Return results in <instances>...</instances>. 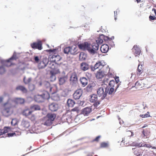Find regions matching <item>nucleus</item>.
I'll list each match as a JSON object with an SVG mask.
<instances>
[{"label":"nucleus","mask_w":156,"mask_h":156,"mask_svg":"<svg viewBox=\"0 0 156 156\" xmlns=\"http://www.w3.org/2000/svg\"><path fill=\"white\" fill-rule=\"evenodd\" d=\"M129 135H130V134H131V136H133V133L130 131H127Z\"/></svg>","instance_id":"nucleus-60"},{"label":"nucleus","mask_w":156,"mask_h":156,"mask_svg":"<svg viewBox=\"0 0 156 156\" xmlns=\"http://www.w3.org/2000/svg\"><path fill=\"white\" fill-rule=\"evenodd\" d=\"M106 65L104 61L101 60L98 61L94 65L93 68H92V70L94 71L95 69L102 68L105 66Z\"/></svg>","instance_id":"nucleus-9"},{"label":"nucleus","mask_w":156,"mask_h":156,"mask_svg":"<svg viewBox=\"0 0 156 156\" xmlns=\"http://www.w3.org/2000/svg\"><path fill=\"white\" fill-rule=\"evenodd\" d=\"M48 62V59L46 58H44L42 61L38 63V67L39 69H42L44 68L47 66Z\"/></svg>","instance_id":"nucleus-10"},{"label":"nucleus","mask_w":156,"mask_h":156,"mask_svg":"<svg viewBox=\"0 0 156 156\" xmlns=\"http://www.w3.org/2000/svg\"><path fill=\"white\" fill-rule=\"evenodd\" d=\"M29 88L30 90L32 91L34 88V86L33 85H30L29 86Z\"/></svg>","instance_id":"nucleus-48"},{"label":"nucleus","mask_w":156,"mask_h":156,"mask_svg":"<svg viewBox=\"0 0 156 156\" xmlns=\"http://www.w3.org/2000/svg\"><path fill=\"white\" fill-rule=\"evenodd\" d=\"M80 67L81 70L85 71L89 69V66L87 63L83 62L80 64Z\"/></svg>","instance_id":"nucleus-20"},{"label":"nucleus","mask_w":156,"mask_h":156,"mask_svg":"<svg viewBox=\"0 0 156 156\" xmlns=\"http://www.w3.org/2000/svg\"><path fill=\"white\" fill-rule=\"evenodd\" d=\"M142 65H138L137 72L138 74H140L142 73L143 72L142 69Z\"/></svg>","instance_id":"nucleus-37"},{"label":"nucleus","mask_w":156,"mask_h":156,"mask_svg":"<svg viewBox=\"0 0 156 156\" xmlns=\"http://www.w3.org/2000/svg\"><path fill=\"white\" fill-rule=\"evenodd\" d=\"M101 37H102V38L104 39V40L105 41H109V38L107 36H104V35L102 34L101 36Z\"/></svg>","instance_id":"nucleus-41"},{"label":"nucleus","mask_w":156,"mask_h":156,"mask_svg":"<svg viewBox=\"0 0 156 156\" xmlns=\"http://www.w3.org/2000/svg\"><path fill=\"white\" fill-rule=\"evenodd\" d=\"M32 111L29 109H26L24 110L22 112V114L23 115L26 117L30 116L31 115Z\"/></svg>","instance_id":"nucleus-24"},{"label":"nucleus","mask_w":156,"mask_h":156,"mask_svg":"<svg viewBox=\"0 0 156 156\" xmlns=\"http://www.w3.org/2000/svg\"><path fill=\"white\" fill-rule=\"evenodd\" d=\"M67 103L68 107H73L75 104V102L73 100L69 99L67 100Z\"/></svg>","instance_id":"nucleus-27"},{"label":"nucleus","mask_w":156,"mask_h":156,"mask_svg":"<svg viewBox=\"0 0 156 156\" xmlns=\"http://www.w3.org/2000/svg\"><path fill=\"white\" fill-rule=\"evenodd\" d=\"M107 86L106 87V91L108 92V94L111 95L114 92L115 89V87H111V86Z\"/></svg>","instance_id":"nucleus-23"},{"label":"nucleus","mask_w":156,"mask_h":156,"mask_svg":"<svg viewBox=\"0 0 156 156\" xmlns=\"http://www.w3.org/2000/svg\"><path fill=\"white\" fill-rule=\"evenodd\" d=\"M17 58L16 57V54L14 53L12 56L8 60H5L2 59L0 58V62L3 66H11L12 64L11 61V60L16 59Z\"/></svg>","instance_id":"nucleus-4"},{"label":"nucleus","mask_w":156,"mask_h":156,"mask_svg":"<svg viewBox=\"0 0 156 156\" xmlns=\"http://www.w3.org/2000/svg\"><path fill=\"white\" fill-rule=\"evenodd\" d=\"M145 115V117H147L149 116H150V115H148L147 113H146L145 114H144Z\"/></svg>","instance_id":"nucleus-64"},{"label":"nucleus","mask_w":156,"mask_h":156,"mask_svg":"<svg viewBox=\"0 0 156 156\" xmlns=\"http://www.w3.org/2000/svg\"><path fill=\"white\" fill-rule=\"evenodd\" d=\"M102 37H98L96 40V43H94L92 44L87 43L84 42L78 45L80 48L83 50H87L90 54L94 55L96 53L99 48V44H101L103 42Z\"/></svg>","instance_id":"nucleus-1"},{"label":"nucleus","mask_w":156,"mask_h":156,"mask_svg":"<svg viewBox=\"0 0 156 156\" xmlns=\"http://www.w3.org/2000/svg\"><path fill=\"white\" fill-rule=\"evenodd\" d=\"M15 134V133H8L7 134V135H8V136L9 137L13 136Z\"/></svg>","instance_id":"nucleus-53"},{"label":"nucleus","mask_w":156,"mask_h":156,"mask_svg":"<svg viewBox=\"0 0 156 156\" xmlns=\"http://www.w3.org/2000/svg\"><path fill=\"white\" fill-rule=\"evenodd\" d=\"M24 101V99L20 98H16L14 101L9 100L3 105L4 108L2 111L3 115L6 117L10 115L13 112L12 108L15 106L14 104L16 103L22 104Z\"/></svg>","instance_id":"nucleus-2"},{"label":"nucleus","mask_w":156,"mask_h":156,"mask_svg":"<svg viewBox=\"0 0 156 156\" xmlns=\"http://www.w3.org/2000/svg\"><path fill=\"white\" fill-rule=\"evenodd\" d=\"M70 83L72 85L76 84L77 82V75L75 73H72L70 79Z\"/></svg>","instance_id":"nucleus-12"},{"label":"nucleus","mask_w":156,"mask_h":156,"mask_svg":"<svg viewBox=\"0 0 156 156\" xmlns=\"http://www.w3.org/2000/svg\"><path fill=\"white\" fill-rule=\"evenodd\" d=\"M70 53L73 55L75 54L77 50L76 47L73 46L72 47H70Z\"/></svg>","instance_id":"nucleus-34"},{"label":"nucleus","mask_w":156,"mask_h":156,"mask_svg":"<svg viewBox=\"0 0 156 156\" xmlns=\"http://www.w3.org/2000/svg\"><path fill=\"white\" fill-rule=\"evenodd\" d=\"M119 82V77L115 79V80H110L109 83V85L111 87H115V91L117 90L119 87L120 84L118 83Z\"/></svg>","instance_id":"nucleus-8"},{"label":"nucleus","mask_w":156,"mask_h":156,"mask_svg":"<svg viewBox=\"0 0 156 156\" xmlns=\"http://www.w3.org/2000/svg\"><path fill=\"white\" fill-rule=\"evenodd\" d=\"M133 51L135 56H137L140 55L141 52L140 48L136 45H135L133 48Z\"/></svg>","instance_id":"nucleus-18"},{"label":"nucleus","mask_w":156,"mask_h":156,"mask_svg":"<svg viewBox=\"0 0 156 156\" xmlns=\"http://www.w3.org/2000/svg\"><path fill=\"white\" fill-rule=\"evenodd\" d=\"M142 136L143 137L147 138V135L145 134L144 130L142 131Z\"/></svg>","instance_id":"nucleus-50"},{"label":"nucleus","mask_w":156,"mask_h":156,"mask_svg":"<svg viewBox=\"0 0 156 156\" xmlns=\"http://www.w3.org/2000/svg\"><path fill=\"white\" fill-rule=\"evenodd\" d=\"M42 85L47 88H49L50 91H51L52 88L50 87V84L48 82L46 81H44L43 82Z\"/></svg>","instance_id":"nucleus-33"},{"label":"nucleus","mask_w":156,"mask_h":156,"mask_svg":"<svg viewBox=\"0 0 156 156\" xmlns=\"http://www.w3.org/2000/svg\"><path fill=\"white\" fill-rule=\"evenodd\" d=\"M86 57V55L84 52H81L80 53L79 58L80 60L83 61L85 60Z\"/></svg>","instance_id":"nucleus-30"},{"label":"nucleus","mask_w":156,"mask_h":156,"mask_svg":"<svg viewBox=\"0 0 156 156\" xmlns=\"http://www.w3.org/2000/svg\"><path fill=\"white\" fill-rule=\"evenodd\" d=\"M49 98V94L47 91H45L42 94L35 95L34 97L35 101L38 103L42 102Z\"/></svg>","instance_id":"nucleus-3"},{"label":"nucleus","mask_w":156,"mask_h":156,"mask_svg":"<svg viewBox=\"0 0 156 156\" xmlns=\"http://www.w3.org/2000/svg\"><path fill=\"white\" fill-rule=\"evenodd\" d=\"M144 81L145 80H141L136 82L135 84V87L138 90L141 89L143 87H144Z\"/></svg>","instance_id":"nucleus-13"},{"label":"nucleus","mask_w":156,"mask_h":156,"mask_svg":"<svg viewBox=\"0 0 156 156\" xmlns=\"http://www.w3.org/2000/svg\"><path fill=\"white\" fill-rule=\"evenodd\" d=\"M49 107L51 111L55 112L57 110L58 107L57 104L55 103H52L49 105Z\"/></svg>","instance_id":"nucleus-19"},{"label":"nucleus","mask_w":156,"mask_h":156,"mask_svg":"<svg viewBox=\"0 0 156 156\" xmlns=\"http://www.w3.org/2000/svg\"><path fill=\"white\" fill-rule=\"evenodd\" d=\"M100 104V101H99L97 100V101H95L94 104V106L97 108L98 105Z\"/></svg>","instance_id":"nucleus-46"},{"label":"nucleus","mask_w":156,"mask_h":156,"mask_svg":"<svg viewBox=\"0 0 156 156\" xmlns=\"http://www.w3.org/2000/svg\"><path fill=\"white\" fill-rule=\"evenodd\" d=\"M133 153L136 155L138 156L140 154V152H139V149L137 148H133Z\"/></svg>","instance_id":"nucleus-35"},{"label":"nucleus","mask_w":156,"mask_h":156,"mask_svg":"<svg viewBox=\"0 0 156 156\" xmlns=\"http://www.w3.org/2000/svg\"><path fill=\"white\" fill-rule=\"evenodd\" d=\"M108 42L109 45L111 46L112 47H114L115 46V44H114V42L112 41H111V40H110Z\"/></svg>","instance_id":"nucleus-45"},{"label":"nucleus","mask_w":156,"mask_h":156,"mask_svg":"<svg viewBox=\"0 0 156 156\" xmlns=\"http://www.w3.org/2000/svg\"><path fill=\"white\" fill-rule=\"evenodd\" d=\"M56 117L55 114L54 113H48L47 115V118L48 119L44 123V125L46 126H49L53 121Z\"/></svg>","instance_id":"nucleus-6"},{"label":"nucleus","mask_w":156,"mask_h":156,"mask_svg":"<svg viewBox=\"0 0 156 156\" xmlns=\"http://www.w3.org/2000/svg\"><path fill=\"white\" fill-rule=\"evenodd\" d=\"M16 89L17 90H20L24 93H26L27 91L26 89L24 87L22 86H18L16 87Z\"/></svg>","instance_id":"nucleus-31"},{"label":"nucleus","mask_w":156,"mask_h":156,"mask_svg":"<svg viewBox=\"0 0 156 156\" xmlns=\"http://www.w3.org/2000/svg\"><path fill=\"white\" fill-rule=\"evenodd\" d=\"M31 46L33 48L37 49L39 50L42 49L41 41L38 40L37 42H34L31 44Z\"/></svg>","instance_id":"nucleus-11"},{"label":"nucleus","mask_w":156,"mask_h":156,"mask_svg":"<svg viewBox=\"0 0 156 156\" xmlns=\"http://www.w3.org/2000/svg\"><path fill=\"white\" fill-rule=\"evenodd\" d=\"M31 115V118H30V117H28L31 120H34L35 119V116L34 115Z\"/></svg>","instance_id":"nucleus-54"},{"label":"nucleus","mask_w":156,"mask_h":156,"mask_svg":"<svg viewBox=\"0 0 156 156\" xmlns=\"http://www.w3.org/2000/svg\"><path fill=\"white\" fill-rule=\"evenodd\" d=\"M82 91L81 89L76 90L73 94V97L75 99H78L80 98L82 94Z\"/></svg>","instance_id":"nucleus-15"},{"label":"nucleus","mask_w":156,"mask_h":156,"mask_svg":"<svg viewBox=\"0 0 156 156\" xmlns=\"http://www.w3.org/2000/svg\"><path fill=\"white\" fill-rule=\"evenodd\" d=\"M91 111V108L90 107H88L84 108L82 110V113L85 116H87Z\"/></svg>","instance_id":"nucleus-17"},{"label":"nucleus","mask_w":156,"mask_h":156,"mask_svg":"<svg viewBox=\"0 0 156 156\" xmlns=\"http://www.w3.org/2000/svg\"><path fill=\"white\" fill-rule=\"evenodd\" d=\"M61 58L60 56L56 53L54 54L50 58V60L53 61L56 63L58 64V62L61 60Z\"/></svg>","instance_id":"nucleus-14"},{"label":"nucleus","mask_w":156,"mask_h":156,"mask_svg":"<svg viewBox=\"0 0 156 156\" xmlns=\"http://www.w3.org/2000/svg\"><path fill=\"white\" fill-rule=\"evenodd\" d=\"M16 120L15 119H13L11 121V124L12 125L15 126L16 124Z\"/></svg>","instance_id":"nucleus-52"},{"label":"nucleus","mask_w":156,"mask_h":156,"mask_svg":"<svg viewBox=\"0 0 156 156\" xmlns=\"http://www.w3.org/2000/svg\"><path fill=\"white\" fill-rule=\"evenodd\" d=\"M70 47H67L64 49V52L65 53L68 54L69 53H70Z\"/></svg>","instance_id":"nucleus-38"},{"label":"nucleus","mask_w":156,"mask_h":156,"mask_svg":"<svg viewBox=\"0 0 156 156\" xmlns=\"http://www.w3.org/2000/svg\"><path fill=\"white\" fill-rule=\"evenodd\" d=\"M108 92L106 90V87H101L98 89L97 90V93L99 97L102 96L101 99L103 100L106 97Z\"/></svg>","instance_id":"nucleus-5"},{"label":"nucleus","mask_w":156,"mask_h":156,"mask_svg":"<svg viewBox=\"0 0 156 156\" xmlns=\"http://www.w3.org/2000/svg\"><path fill=\"white\" fill-rule=\"evenodd\" d=\"M72 112H75L77 113H78L80 111V108L78 107H76L71 110Z\"/></svg>","instance_id":"nucleus-43"},{"label":"nucleus","mask_w":156,"mask_h":156,"mask_svg":"<svg viewBox=\"0 0 156 156\" xmlns=\"http://www.w3.org/2000/svg\"><path fill=\"white\" fill-rule=\"evenodd\" d=\"M108 67V66H107L106 70L103 71L99 70V71L97 72L96 75V78L98 79H101L106 75L108 72L109 73L110 69Z\"/></svg>","instance_id":"nucleus-7"},{"label":"nucleus","mask_w":156,"mask_h":156,"mask_svg":"<svg viewBox=\"0 0 156 156\" xmlns=\"http://www.w3.org/2000/svg\"><path fill=\"white\" fill-rule=\"evenodd\" d=\"M86 75L87 76V78L88 79V80H89L90 77H91V74L87 73L86 74Z\"/></svg>","instance_id":"nucleus-57"},{"label":"nucleus","mask_w":156,"mask_h":156,"mask_svg":"<svg viewBox=\"0 0 156 156\" xmlns=\"http://www.w3.org/2000/svg\"><path fill=\"white\" fill-rule=\"evenodd\" d=\"M109 49L108 46L107 44H103L101 46L100 48L101 52L104 53H105L107 52Z\"/></svg>","instance_id":"nucleus-22"},{"label":"nucleus","mask_w":156,"mask_h":156,"mask_svg":"<svg viewBox=\"0 0 156 156\" xmlns=\"http://www.w3.org/2000/svg\"><path fill=\"white\" fill-rule=\"evenodd\" d=\"M53 73H54L55 74H56L60 73V72L58 69H56L53 71H51Z\"/></svg>","instance_id":"nucleus-49"},{"label":"nucleus","mask_w":156,"mask_h":156,"mask_svg":"<svg viewBox=\"0 0 156 156\" xmlns=\"http://www.w3.org/2000/svg\"><path fill=\"white\" fill-rule=\"evenodd\" d=\"M5 70L3 66H0V74H2L5 73Z\"/></svg>","instance_id":"nucleus-42"},{"label":"nucleus","mask_w":156,"mask_h":156,"mask_svg":"<svg viewBox=\"0 0 156 156\" xmlns=\"http://www.w3.org/2000/svg\"><path fill=\"white\" fill-rule=\"evenodd\" d=\"M21 125L25 128H28L30 126L29 122L23 119L21 122Z\"/></svg>","instance_id":"nucleus-28"},{"label":"nucleus","mask_w":156,"mask_h":156,"mask_svg":"<svg viewBox=\"0 0 156 156\" xmlns=\"http://www.w3.org/2000/svg\"><path fill=\"white\" fill-rule=\"evenodd\" d=\"M108 80V78H106L105 77V80H103V82L104 83H105V84L106 85L107 83H108V82L107 81Z\"/></svg>","instance_id":"nucleus-56"},{"label":"nucleus","mask_w":156,"mask_h":156,"mask_svg":"<svg viewBox=\"0 0 156 156\" xmlns=\"http://www.w3.org/2000/svg\"><path fill=\"white\" fill-rule=\"evenodd\" d=\"M134 74L133 73H132L129 76H130V78L132 79V76L133 75H134Z\"/></svg>","instance_id":"nucleus-63"},{"label":"nucleus","mask_w":156,"mask_h":156,"mask_svg":"<svg viewBox=\"0 0 156 156\" xmlns=\"http://www.w3.org/2000/svg\"><path fill=\"white\" fill-rule=\"evenodd\" d=\"M50 79L51 81H54L56 79V77L55 74L54 73H53L52 71H51L50 72Z\"/></svg>","instance_id":"nucleus-32"},{"label":"nucleus","mask_w":156,"mask_h":156,"mask_svg":"<svg viewBox=\"0 0 156 156\" xmlns=\"http://www.w3.org/2000/svg\"><path fill=\"white\" fill-rule=\"evenodd\" d=\"M108 144L107 143L103 142L101 144V147H108Z\"/></svg>","instance_id":"nucleus-44"},{"label":"nucleus","mask_w":156,"mask_h":156,"mask_svg":"<svg viewBox=\"0 0 156 156\" xmlns=\"http://www.w3.org/2000/svg\"><path fill=\"white\" fill-rule=\"evenodd\" d=\"M4 99L3 97H0V103L2 102Z\"/></svg>","instance_id":"nucleus-62"},{"label":"nucleus","mask_w":156,"mask_h":156,"mask_svg":"<svg viewBox=\"0 0 156 156\" xmlns=\"http://www.w3.org/2000/svg\"><path fill=\"white\" fill-rule=\"evenodd\" d=\"M88 80V79L85 77H82L80 79V82L83 86H85L87 84Z\"/></svg>","instance_id":"nucleus-26"},{"label":"nucleus","mask_w":156,"mask_h":156,"mask_svg":"<svg viewBox=\"0 0 156 156\" xmlns=\"http://www.w3.org/2000/svg\"><path fill=\"white\" fill-rule=\"evenodd\" d=\"M59 83L60 85L64 84L68 80V76L67 75L59 76Z\"/></svg>","instance_id":"nucleus-16"},{"label":"nucleus","mask_w":156,"mask_h":156,"mask_svg":"<svg viewBox=\"0 0 156 156\" xmlns=\"http://www.w3.org/2000/svg\"><path fill=\"white\" fill-rule=\"evenodd\" d=\"M133 145H134L136 147H151V146L149 144H146L144 143H137L135 144V143H133Z\"/></svg>","instance_id":"nucleus-21"},{"label":"nucleus","mask_w":156,"mask_h":156,"mask_svg":"<svg viewBox=\"0 0 156 156\" xmlns=\"http://www.w3.org/2000/svg\"><path fill=\"white\" fill-rule=\"evenodd\" d=\"M66 121L67 122H71V117L70 116H69V117L68 118H66Z\"/></svg>","instance_id":"nucleus-55"},{"label":"nucleus","mask_w":156,"mask_h":156,"mask_svg":"<svg viewBox=\"0 0 156 156\" xmlns=\"http://www.w3.org/2000/svg\"><path fill=\"white\" fill-rule=\"evenodd\" d=\"M56 63L54 62L53 61L50 60L49 61L47 64V66L48 67L52 69H54L55 68V66L56 65Z\"/></svg>","instance_id":"nucleus-25"},{"label":"nucleus","mask_w":156,"mask_h":156,"mask_svg":"<svg viewBox=\"0 0 156 156\" xmlns=\"http://www.w3.org/2000/svg\"><path fill=\"white\" fill-rule=\"evenodd\" d=\"M31 108L32 110H38L40 109V106L38 105H34L31 107Z\"/></svg>","instance_id":"nucleus-36"},{"label":"nucleus","mask_w":156,"mask_h":156,"mask_svg":"<svg viewBox=\"0 0 156 156\" xmlns=\"http://www.w3.org/2000/svg\"><path fill=\"white\" fill-rule=\"evenodd\" d=\"M98 100V96L97 95L94 94L91 96V98L90 99V101L91 102H94L95 101H97Z\"/></svg>","instance_id":"nucleus-29"},{"label":"nucleus","mask_w":156,"mask_h":156,"mask_svg":"<svg viewBox=\"0 0 156 156\" xmlns=\"http://www.w3.org/2000/svg\"><path fill=\"white\" fill-rule=\"evenodd\" d=\"M31 77L29 78L27 80L26 79V77H24L23 78V82L26 84L29 83L31 81Z\"/></svg>","instance_id":"nucleus-39"},{"label":"nucleus","mask_w":156,"mask_h":156,"mask_svg":"<svg viewBox=\"0 0 156 156\" xmlns=\"http://www.w3.org/2000/svg\"><path fill=\"white\" fill-rule=\"evenodd\" d=\"M77 103L80 106H84L86 105V103L83 101H78Z\"/></svg>","instance_id":"nucleus-40"},{"label":"nucleus","mask_w":156,"mask_h":156,"mask_svg":"<svg viewBox=\"0 0 156 156\" xmlns=\"http://www.w3.org/2000/svg\"><path fill=\"white\" fill-rule=\"evenodd\" d=\"M149 18L150 20H156V17L155 16H153L151 15L149 16Z\"/></svg>","instance_id":"nucleus-51"},{"label":"nucleus","mask_w":156,"mask_h":156,"mask_svg":"<svg viewBox=\"0 0 156 156\" xmlns=\"http://www.w3.org/2000/svg\"><path fill=\"white\" fill-rule=\"evenodd\" d=\"M114 16H115V20H116L117 19V17H116V15H117V11H115L114 12Z\"/></svg>","instance_id":"nucleus-59"},{"label":"nucleus","mask_w":156,"mask_h":156,"mask_svg":"<svg viewBox=\"0 0 156 156\" xmlns=\"http://www.w3.org/2000/svg\"><path fill=\"white\" fill-rule=\"evenodd\" d=\"M56 51L55 49H49L47 50V51L50 52H55Z\"/></svg>","instance_id":"nucleus-58"},{"label":"nucleus","mask_w":156,"mask_h":156,"mask_svg":"<svg viewBox=\"0 0 156 156\" xmlns=\"http://www.w3.org/2000/svg\"><path fill=\"white\" fill-rule=\"evenodd\" d=\"M34 59L36 63H38L39 60V58L38 56H35L34 57Z\"/></svg>","instance_id":"nucleus-47"},{"label":"nucleus","mask_w":156,"mask_h":156,"mask_svg":"<svg viewBox=\"0 0 156 156\" xmlns=\"http://www.w3.org/2000/svg\"><path fill=\"white\" fill-rule=\"evenodd\" d=\"M100 136H97L94 140V141H98L99 139L100 138Z\"/></svg>","instance_id":"nucleus-61"}]
</instances>
